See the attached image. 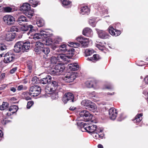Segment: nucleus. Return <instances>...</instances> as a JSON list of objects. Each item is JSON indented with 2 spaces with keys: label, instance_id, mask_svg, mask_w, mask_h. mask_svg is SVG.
<instances>
[{
  "label": "nucleus",
  "instance_id": "1",
  "mask_svg": "<svg viewBox=\"0 0 148 148\" xmlns=\"http://www.w3.org/2000/svg\"><path fill=\"white\" fill-rule=\"evenodd\" d=\"M30 48L29 42L19 41L16 43L14 46V50L16 53L21 51L24 52L28 51Z\"/></svg>",
  "mask_w": 148,
  "mask_h": 148
},
{
  "label": "nucleus",
  "instance_id": "2",
  "mask_svg": "<svg viewBox=\"0 0 148 148\" xmlns=\"http://www.w3.org/2000/svg\"><path fill=\"white\" fill-rule=\"evenodd\" d=\"M49 36L50 34L48 32L42 30L40 31V33L35 34L33 35V38L35 40L40 39V40L42 41L46 40V45H49L51 44V42L48 43L46 39Z\"/></svg>",
  "mask_w": 148,
  "mask_h": 148
},
{
  "label": "nucleus",
  "instance_id": "3",
  "mask_svg": "<svg viewBox=\"0 0 148 148\" xmlns=\"http://www.w3.org/2000/svg\"><path fill=\"white\" fill-rule=\"evenodd\" d=\"M20 29L21 33H25V32L29 30V32L27 33V34L28 35L30 34L31 36L33 35L32 33L35 31V29L34 28L33 26L31 25H28L27 23L23 25L20 27Z\"/></svg>",
  "mask_w": 148,
  "mask_h": 148
},
{
  "label": "nucleus",
  "instance_id": "4",
  "mask_svg": "<svg viewBox=\"0 0 148 148\" xmlns=\"http://www.w3.org/2000/svg\"><path fill=\"white\" fill-rule=\"evenodd\" d=\"M81 117H82L85 121H88L91 120L93 116L86 110H83L79 114Z\"/></svg>",
  "mask_w": 148,
  "mask_h": 148
},
{
  "label": "nucleus",
  "instance_id": "5",
  "mask_svg": "<svg viewBox=\"0 0 148 148\" xmlns=\"http://www.w3.org/2000/svg\"><path fill=\"white\" fill-rule=\"evenodd\" d=\"M74 95L71 92H67L65 94L62 100L64 104L68 102H74Z\"/></svg>",
  "mask_w": 148,
  "mask_h": 148
},
{
  "label": "nucleus",
  "instance_id": "6",
  "mask_svg": "<svg viewBox=\"0 0 148 148\" xmlns=\"http://www.w3.org/2000/svg\"><path fill=\"white\" fill-rule=\"evenodd\" d=\"M41 90L40 87L37 85H34L29 88V92L32 96L36 97L40 94Z\"/></svg>",
  "mask_w": 148,
  "mask_h": 148
},
{
  "label": "nucleus",
  "instance_id": "7",
  "mask_svg": "<svg viewBox=\"0 0 148 148\" xmlns=\"http://www.w3.org/2000/svg\"><path fill=\"white\" fill-rule=\"evenodd\" d=\"M3 20L5 24L9 26L12 25L15 21L14 18L10 15L4 16L3 18Z\"/></svg>",
  "mask_w": 148,
  "mask_h": 148
},
{
  "label": "nucleus",
  "instance_id": "8",
  "mask_svg": "<svg viewBox=\"0 0 148 148\" xmlns=\"http://www.w3.org/2000/svg\"><path fill=\"white\" fill-rule=\"evenodd\" d=\"M98 37L102 39H109L110 36L105 31L98 30L97 31Z\"/></svg>",
  "mask_w": 148,
  "mask_h": 148
},
{
  "label": "nucleus",
  "instance_id": "9",
  "mask_svg": "<svg viewBox=\"0 0 148 148\" xmlns=\"http://www.w3.org/2000/svg\"><path fill=\"white\" fill-rule=\"evenodd\" d=\"M18 109V107L16 105H13L10 106L8 110H7L8 112H6L5 115L8 116H10L14 113L16 112Z\"/></svg>",
  "mask_w": 148,
  "mask_h": 148
},
{
  "label": "nucleus",
  "instance_id": "10",
  "mask_svg": "<svg viewBox=\"0 0 148 148\" xmlns=\"http://www.w3.org/2000/svg\"><path fill=\"white\" fill-rule=\"evenodd\" d=\"M4 57L3 62L5 63H8L12 61L15 58L14 55L8 52L3 56Z\"/></svg>",
  "mask_w": 148,
  "mask_h": 148
},
{
  "label": "nucleus",
  "instance_id": "11",
  "mask_svg": "<svg viewBox=\"0 0 148 148\" xmlns=\"http://www.w3.org/2000/svg\"><path fill=\"white\" fill-rule=\"evenodd\" d=\"M118 112L117 110L114 108H110L109 110V114L110 118L114 120L117 116Z\"/></svg>",
  "mask_w": 148,
  "mask_h": 148
},
{
  "label": "nucleus",
  "instance_id": "12",
  "mask_svg": "<svg viewBox=\"0 0 148 148\" xmlns=\"http://www.w3.org/2000/svg\"><path fill=\"white\" fill-rule=\"evenodd\" d=\"M50 52V48L48 47L43 48L41 51L39 53L40 54H42L43 56V58L45 59H48V55Z\"/></svg>",
  "mask_w": 148,
  "mask_h": 148
},
{
  "label": "nucleus",
  "instance_id": "13",
  "mask_svg": "<svg viewBox=\"0 0 148 148\" xmlns=\"http://www.w3.org/2000/svg\"><path fill=\"white\" fill-rule=\"evenodd\" d=\"M96 128V125L90 124L89 125H88L87 126L85 127V130L88 133H92L98 130V129Z\"/></svg>",
  "mask_w": 148,
  "mask_h": 148
},
{
  "label": "nucleus",
  "instance_id": "14",
  "mask_svg": "<svg viewBox=\"0 0 148 148\" xmlns=\"http://www.w3.org/2000/svg\"><path fill=\"white\" fill-rule=\"evenodd\" d=\"M75 75L71 73L67 74L63 78L64 80L66 82L70 83L73 81L75 79Z\"/></svg>",
  "mask_w": 148,
  "mask_h": 148
},
{
  "label": "nucleus",
  "instance_id": "15",
  "mask_svg": "<svg viewBox=\"0 0 148 148\" xmlns=\"http://www.w3.org/2000/svg\"><path fill=\"white\" fill-rule=\"evenodd\" d=\"M35 47L34 49V51L36 52H37L39 53L42 49L44 47L43 43L40 41H38L36 42L35 44Z\"/></svg>",
  "mask_w": 148,
  "mask_h": 148
},
{
  "label": "nucleus",
  "instance_id": "16",
  "mask_svg": "<svg viewBox=\"0 0 148 148\" xmlns=\"http://www.w3.org/2000/svg\"><path fill=\"white\" fill-rule=\"evenodd\" d=\"M51 77L49 75H47L45 77L40 79V83L41 84H45L51 82Z\"/></svg>",
  "mask_w": 148,
  "mask_h": 148
},
{
  "label": "nucleus",
  "instance_id": "17",
  "mask_svg": "<svg viewBox=\"0 0 148 148\" xmlns=\"http://www.w3.org/2000/svg\"><path fill=\"white\" fill-rule=\"evenodd\" d=\"M83 34L89 37H91L93 34L92 30L88 27L84 28L82 31Z\"/></svg>",
  "mask_w": 148,
  "mask_h": 148
},
{
  "label": "nucleus",
  "instance_id": "18",
  "mask_svg": "<svg viewBox=\"0 0 148 148\" xmlns=\"http://www.w3.org/2000/svg\"><path fill=\"white\" fill-rule=\"evenodd\" d=\"M15 35L14 33H8L6 34L5 40L8 41H12L15 38Z\"/></svg>",
  "mask_w": 148,
  "mask_h": 148
},
{
  "label": "nucleus",
  "instance_id": "19",
  "mask_svg": "<svg viewBox=\"0 0 148 148\" xmlns=\"http://www.w3.org/2000/svg\"><path fill=\"white\" fill-rule=\"evenodd\" d=\"M75 51L73 48H71L69 49L68 48L65 52L69 58H71L75 53Z\"/></svg>",
  "mask_w": 148,
  "mask_h": 148
},
{
  "label": "nucleus",
  "instance_id": "20",
  "mask_svg": "<svg viewBox=\"0 0 148 148\" xmlns=\"http://www.w3.org/2000/svg\"><path fill=\"white\" fill-rule=\"evenodd\" d=\"M55 69L58 73H62L64 70L65 67L63 64H58L55 66Z\"/></svg>",
  "mask_w": 148,
  "mask_h": 148
},
{
  "label": "nucleus",
  "instance_id": "21",
  "mask_svg": "<svg viewBox=\"0 0 148 148\" xmlns=\"http://www.w3.org/2000/svg\"><path fill=\"white\" fill-rule=\"evenodd\" d=\"M143 115V114L142 113L138 114L132 121H134V123H136V124L139 123L142 119V116Z\"/></svg>",
  "mask_w": 148,
  "mask_h": 148
},
{
  "label": "nucleus",
  "instance_id": "22",
  "mask_svg": "<svg viewBox=\"0 0 148 148\" xmlns=\"http://www.w3.org/2000/svg\"><path fill=\"white\" fill-rule=\"evenodd\" d=\"M101 59V58L98 54H94L93 57L88 58L87 59L89 61H92L93 62H95L98 61H99Z\"/></svg>",
  "mask_w": 148,
  "mask_h": 148
},
{
  "label": "nucleus",
  "instance_id": "23",
  "mask_svg": "<svg viewBox=\"0 0 148 148\" xmlns=\"http://www.w3.org/2000/svg\"><path fill=\"white\" fill-rule=\"evenodd\" d=\"M68 69L71 71H75L78 69L79 67L78 64L77 63L71 64L68 66Z\"/></svg>",
  "mask_w": 148,
  "mask_h": 148
},
{
  "label": "nucleus",
  "instance_id": "24",
  "mask_svg": "<svg viewBox=\"0 0 148 148\" xmlns=\"http://www.w3.org/2000/svg\"><path fill=\"white\" fill-rule=\"evenodd\" d=\"M30 5L28 3H25L23 4L20 8V10L24 12L30 9Z\"/></svg>",
  "mask_w": 148,
  "mask_h": 148
},
{
  "label": "nucleus",
  "instance_id": "25",
  "mask_svg": "<svg viewBox=\"0 0 148 148\" xmlns=\"http://www.w3.org/2000/svg\"><path fill=\"white\" fill-rule=\"evenodd\" d=\"M87 109L93 112H95L97 110V107L95 103L92 102Z\"/></svg>",
  "mask_w": 148,
  "mask_h": 148
},
{
  "label": "nucleus",
  "instance_id": "26",
  "mask_svg": "<svg viewBox=\"0 0 148 148\" xmlns=\"http://www.w3.org/2000/svg\"><path fill=\"white\" fill-rule=\"evenodd\" d=\"M22 95L23 96L24 99L26 100H28L32 99V96L29 92H23Z\"/></svg>",
  "mask_w": 148,
  "mask_h": 148
},
{
  "label": "nucleus",
  "instance_id": "27",
  "mask_svg": "<svg viewBox=\"0 0 148 148\" xmlns=\"http://www.w3.org/2000/svg\"><path fill=\"white\" fill-rule=\"evenodd\" d=\"M59 49L58 50L59 52L64 53L68 48L66 44H63L58 46Z\"/></svg>",
  "mask_w": 148,
  "mask_h": 148
},
{
  "label": "nucleus",
  "instance_id": "28",
  "mask_svg": "<svg viewBox=\"0 0 148 148\" xmlns=\"http://www.w3.org/2000/svg\"><path fill=\"white\" fill-rule=\"evenodd\" d=\"M27 19L24 16L21 15L18 18L17 21L18 23L20 25H22L24 22H27Z\"/></svg>",
  "mask_w": 148,
  "mask_h": 148
},
{
  "label": "nucleus",
  "instance_id": "29",
  "mask_svg": "<svg viewBox=\"0 0 148 148\" xmlns=\"http://www.w3.org/2000/svg\"><path fill=\"white\" fill-rule=\"evenodd\" d=\"M62 4L66 8H70L72 5V2L69 0H61Z\"/></svg>",
  "mask_w": 148,
  "mask_h": 148
},
{
  "label": "nucleus",
  "instance_id": "30",
  "mask_svg": "<svg viewBox=\"0 0 148 148\" xmlns=\"http://www.w3.org/2000/svg\"><path fill=\"white\" fill-rule=\"evenodd\" d=\"M46 92L48 94H51L54 92L56 91L55 88H53L51 86H47L45 89Z\"/></svg>",
  "mask_w": 148,
  "mask_h": 148
},
{
  "label": "nucleus",
  "instance_id": "31",
  "mask_svg": "<svg viewBox=\"0 0 148 148\" xmlns=\"http://www.w3.org/2000/svg\"><path fill=\"white\" fill-rule=\"evenodd\" d=\"M90 12V10L87 6H85L81 8L80 13L82 14H88Z\"/></svg>",
  "mask_w": 148,
  "mask_h": 148
},
{
  "label": "nucleus",
  "instance_id": "32",
  "mask_svg": "<svg viewBox=\"0 0 148 148\" xmlns=\"http://www.w3.org/2000/svg\"><path fill=\"white\" fill-rule=\"evenodd\" d=\"M96 82L94 80L88 81L86 83V86L88 88L93 87L95 85H96Z\"/></svg>",
  "mask_w": 148,
  "mask_h": 148
},
{
  "label": "nucleus",
  "instance_id": "33",
  "mask_svg": "<svg viewBox=\"0 0 148 148\" xmlns=\"http://www.w3.org/2000/svg\"><path fill=\"white\" fill-rule=\"evenodd\" d=\"M92 102V101L88 100H84L82 101L81 103L82 105L85 107L87 109Z\"/></svg>",
  "mask_w": 148,
  "mask_h": 148
},
{
  "label": "nucleus",
  "instance_id": "34",
  "mask_svg": "<svg viewBox=\"0 0 148 148\" xmlns=\"http://www.w3.org/2000/svg\"><path fill=\"white\" fill-rule=\"evenodd\" d=\"M58 58H60L62 60L68 62H69V59L71 58L66 54L58 56Z\"/></svg>",
  "mask_w": 148,
  "mask_h": 148
},
{
  "label": "nucleus",
  "instance_id": "35",
  "mask_svg": "<svg viewBox=\"0 0 148 148\" xmlns=\"http://www.w3.org/2000/svg\"><path fill=\"white\" fill-rule=\"evenodd\" d=\"M7 49L6 46L3 44H0V57H2L4 55V52L2 51Z\"/></svg>",
  "mask_w": 148,
  "mask_h": 148
},
{
  "label": "nucleus",
  "instance_id": "36",
  "mask_svg": "<svg viewBox=\"0 0 148 148\" xmlns=\"http://www.w3.org/2000/svg\"><path fill=\"white\" fill-rule=\"evenodd\" d=\"M9 104L6 102H3L2 105L0 106V110H3L8 108L9 107Z\"/></svg>",
  "mask_w": 148,
  "mask_h": 148
},
{
  "label": "nucleus",
  "instance_id": "37",
  "mask_svg": "<svg viewBox=\"0 0 148 148\" xmlns=\"http://www.w3.org/2000/svg\"><path fill=\"white\" fill-rule=\"evenodd\" d=\"M24 13L28 17L31 18L33 16L34 11L30 9L24 12Z\"/></svg>",
  "mask_w": 148,
  "mask_h": 148
},
{
  "label": "nucleus",
  "instance_id": "38",
  "mask_svg": "<svg viewBox=\"0 0 148 148\" xmlns=\"http://www.w3.org/2000/svg\"><path fill=\"white\" fill-rule=\"evenodd\" d=\"M69 43L70 45H67L69 47H73L74 48H77L78 47H79L80 45L79 43L78 42H69Z\"/></svg>",
  "mask_w": 148,
  "mask_h": 148
},
{
  "label": "nucleus",
  "instance_id": "39",
  "mask_svg": "<svg viewBox=\"0 0 148 148\" xmlns=\"http://www.w3.org/2000/svg\"><path fill=\"white\" fill-rule=\"evenodd\" d=\"M33 65V62L32 61H28L27 62V66L29 71V72L31 73L32 70V67Z\"/></svg>",
  "mask_w": 148,
  "mask_h": 148
},
{
  "label": "nucleus",
  "instance_id": "40",
  "mask_svg": "<svg viewBox=\"0 0 148 148\" xmlns=\"http://www.w3.org/2000/svg\"><path fill=\"white\" fill-rule=\"evenodd\" d=\"M89 43V41L88 39L87 38H85L81 44L82 45L83 47H88Z\"/></svg>",
  "mask_w": 148,
  "mask_h": 148
},
{
  "label": "nucleus",
  "instance_id": "41",
  "mask_svg": "<svg viewBox=\"0 0 148 148\" xmlns=\"http://www.w3.org/2000/svg\"><path fill=\"white\" fill-rule=\"evenodd\" d=\"M32 81L33 84L40 83V79L36 76L32 78Z\"/></svg>",
  "mask_w": 148,
  "mask_h": 148
},
{
  "label": "nucleus",
  "instance_id": "42",
  "mask_svg": "<svg viewBox=\"0 0 148 148\" xmlns=\"http://www.w3.org/2000/svg\"><path fill=\"white\" fill-rule=\"evenodd\" d=\"M20 27L16 26H13L10 29V31L11 32H20Z\"/></svg>",
  "mask_w": 148,
  "mask_h": 148
},
{
  "label": "nucleus",
  "instance_id": "43",
  "mask_svg": "<svg viewBox=\"0 0 148 148\" xmlns=\"http://www.w3.org/2000/svg\"><path fill=\"white\" fill-rule=\"evenodd\" d=\"M108 30L109 32L111 35L113 36L115 35V32L114 31L115 29L112 27H109Z\"/></svg>",
  "mask_w": 148,
  "mask_h": 148
},
{
  "label": "nucleus",
  "instance_id": "44",
  "mask_svg": "<svg viewBox=\"0 0 148 148\" xmlns=\"http://www.w3.org/2000/svg\"><path fill=\"white\" fill-rule=\"evenodd\" d=\"M46 59L47 61H50L51 63L52 64H56L57 61L56 58L54 56L51 57L49 60L48 58Z\"/></svg>",
  "mask_w": 148,
  "mask_h": 148
},
{
  "label": "nucleus",
  "instance_id": "45",
  "mask_svg": "<svg viewBox=\"0 0 148 148\" xmlns=\"http://www.w3.org/2000/svg\"><path fill=\"white\" fill-rule=\"evenodd\" d=\"M77 126L78 127H80L82 128H84V129H85V127L86 126V125L87 124L86 123H84V122H78L77 123Z\"/></svg>",
  "mask_w": 148,
  "mask_h": 148
},
{
  "label": "nucleus",
  "instance_id": "46",
  "mask_svg": "<svg viewBox=\"0 0 148 148\" xmlns=\"http://www.w3.org/2000/svg\"><path fill=\"white\" fill-rule=\"evenodd\" d=\"M51 82V86L53 88H55L56 90L57 87L58 86V82L57 81H52Z\"/></svg>",
  "mask_w": 148,
  "mask_h": 148
},
{
  "label": "nucleus",
  "instance_id": "47",
  "mask_svg": "<svg viewBox=\"0 0 148 148\" xmlns=\"http://www.w3.org/2000/svg\"><path fill=\"white\" fill-rule=\"evenodd\" d=\"M50 74L53 75H59L61 74V73H58L54 67L53 69L50 70Z\"/></svg>",
  "mask_w": 148,
  "mask_h": 148
},
{
  "label": "nucleus",
  "instance_id": "48",
  "mask_svg": "<svg viewBox=\"0 0 148 148\" xmlns=\"http://www.w3.org/2000/svg\"><path fill=\"white\" fill-rule=\"evenodd\" d=\"M89 23L90 25L93 27H95L96 25L95 20L94 18H92L90 19L89 21Z\"/></svg>",
  "mask_w": 148,
  "mask_h": 148
},
{
  "label": "nucleus",
  "instance_id": "49",
  "mask_svg": "<svg viewBox=\"0 0 148 148\" xmlns=\"http://www.w3.org/2000/svg\"><path fill=\"white\" fill-rule=\"evenodd\" d=\"M99 132V135L98 138V139L100 140L103 138L104 136V134L102 132V130L101 129H98Z\"/></svg>",
  "mask_w": 148,
  "mask_h": 148
},
{
  "label": "nucleus",
  "instance_id": "50",
  "mask_svg": "<svg viewBox=\"0 0 148 148\" xmlns=\"http://www.w3.org/2000/svg\"><path fill=\"white\" fill-rule=\"evenodd\" d=\"M3 10L6 12H10L12 11V8L9 7L3 8Z\"/></svg>",
  "mask_w": 148,
  "mask_h": 148
},
{
  "label": "nucleus",
  "instance_id": "51",
  "mask_svg": "<svg viewBox=\"0 0 148 148\" xmlns=\"http://www.w3.org/2000/svg\"><path fill=\"white\" fill-rule=\"evenodd\" d=\"M36 24L39 27H42L44 25V21L41 20H39L36 22Z\"/></svg>",
  "mask_w": 148,
  "mask_h": 148
},
{
  "label": "nucleus",
  "instance_id": "52",
  "mask_svg": "<svg viewBox=\"0 0 148 148\" xmlns=\"http://www.w3.org/2000/svg\"><path fill=\"white\" fill-rule=\"evenodd\" d=\"M27 89V87L25 86H24L22 85H20L17 87V90L20 91L23 90H25Z\"/></svg>",
  "mask_w": 148,
  "mask_h": 148
},
{
  "label": "nucleus",
  "instance_id": "53",
  "mask_svg": "<svg viewBox=\"0 0 148 148\" xmlns=\"http://www.w3.org/2000/svg\"><path fill=\"white\" fill-rule=\"evenodd\" d=\"M92 53V51L89 49H86L85 51V54L86 56H90Z\"/></svg>",
  "mask_w": 148,
  "mask_h": 148
},
{
  "label": "nucleus",
  "instance_id": "54",
  "mask_svg": "<svg viewBox=\"0 0 148 148\" xmlns=\"http://www.w3.org/2000/svg\"><path fill=\"white\" fill-rule=\"evenodd\" d=\"M34 102L33 101H30L28 102L27 103V108L29 109L30 108L31 106L34 104Z\"/></svg>",
  "mask_w": 148,
  "mask_h": 148
},
{
  "label": "nucleus",
  "instance_id": "55",
  "mask_svg": "<svg viewBox=\"0 0 148 148\" xmlns=\"http://www.w3.org/2000/svg\"><path fill=\"white\" fill-rule=\"evenodd\" d=\"M98 130H96L95 132H93V137L97 139L98 138L99 132H98Z\"/></svg>",
  "mask_w": 148,
  "mask_h": 148
},
{
  "label": "nucleus",
  "instance_id": "56",
  "mask_svg": "<svg viewBox=\"0 0 148 148\" xmlns=\"http://www.w3.org/2000/svg\"><path fill=\"white\" fill-rule=\"evenodd\" d=\"M84 38H85L83 37L79 36L77 37L76 38V39L77 40V41L79 42L81 44L82 42L84 40Z\"/></svg>",
  "mask_w": 148,
  "mask_h": 148
},
{
  "label": "nucleus",
  "instance_id": "57",
  "mask_svg": "<svg viewBox=\"0 0 148 148\" xmlns=\"http://www.w3.org/2000/svg\"><path fill=\"white\" fill-rule=\"evenodd\" d=\"M35 0H30L29 2L31 3L32 5V6L34 7H36L38 5V3L37 2H35V3L34 1H35Z\"/></svg>",
  "mask_w": 148,
  "mask_h": 148
},
{
  "label": "nucleus",
  "instance_id": "58",
  "mask_svg": "<svg viewBox=\"0 0 148 148\" xmlns=\"http://www.w3.org/2000/svg\"><path fill=\"white\" fill-rule=\"evenodd\" d=\"M51 94V97L52 99H56L58 97V95L54 92H53V93Z\"/></svg>",
  "mask_w": 148,
  "mask_h": 148
},
{
  "label": "nucleus",
  "instance_id": "59",
  "mask_svg": "<svg viewBox=\"0 0 148 148\" xmlns=\"http://www.w3.org/2000/svg\"><path fill=\"white\" fill-rule=\"evenodd\" d=\"M62 40V39L60 37H58L56 38L55 41V43H59L61 42Z\"/></svg>",
  "mask_w": 148,
  "mask_h": 148
},
{
  "label": "nucleus",
  "instance_id": "60",
  "mask_svg": "<svg viewBox=\"0 0 148 148\" xmlns=\"http://www.w3.org/2000/svg\"><path fill=\"white\" fill-rule=\"evenodd\" d=\"M96 46L99 49H100V48H103L104 46L103 45H102V43L99 42V44H97L96 45Z\"/></svg>",
  "mask_w": 148,
  "mask_h": 148
},
{
  "label": "nucleus",
  "instance_id": "61",
  "mask_svg": "<svg viewBox=\"0 0 148 148\" xmlns=\"http://www.w3.org/2000/svg\"><path fill=\"white\" fill-rule=\"evenodd\" d=\"M17 67H16L11 69L10 71V73L11 74L14 73L17 70Z\"/></svg>",
  "mask_w": 148,
  "mask_h": 148
},
{
  "label": "nucleus",
  "instance_id": "62",
  "mask_svg": "<svg viewBox=\"0 0 148 148\" xmlns=\"http://www.w3.org/2000/svg\"><path fill=\"white\" fill-rule=\"evenodd\" d=\"M58 47L55 44L51 45L50 46L51 48L53 50H55Z\"/></svg>",
  "mask_w": 148,
  "mask_h": 148
},
{
  "label": "nucleus",
  "instance_id": "63",
  "mask_svg": "<svg viewBox=\"0 0 148 148\" xmlns=\"http://www.w3.org/2000/svg\"><path fill=\"white\" fill-rule=\"evenodd\" d=\"M115 35L114 36H119L121 33V31L120 30L115 29Z\"/></svg>",
  "mask_w": 148,
  "mask_h": 148
},
{
  "label": "nucleus",
  "instance_id": "64",
  "mask_svg": "<svg viewBox=\"0 0 148 148\" xmlns=\"http://www.w3.org/2000/svg\"><path fill=\"white\" fill-rule=\"evenodd\" d=\"M7 85L6 84H3L0 87V91L4 90L6 87Z\"/></svg>",
  "mask_w": 148,
  "mask_h": 148
}]
</instances>
